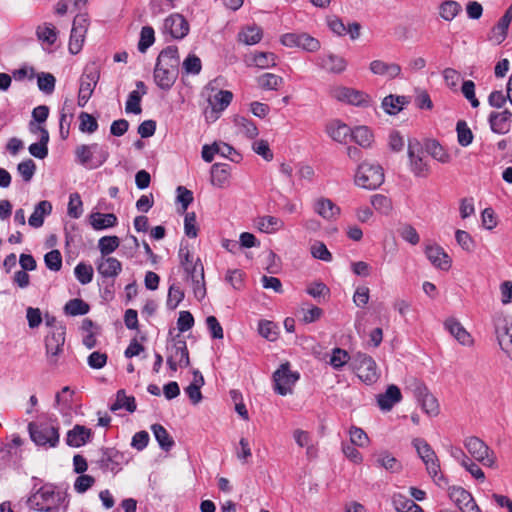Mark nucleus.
Segmentation results:
<instances>
[{"mask_svg": "<svg viewBox=\"0 0 512 512\" xmlns=\"http://www.w3.org/2000/svg\"><path fill=\"white\" fill-rule=\"evenodd\" d=\"M67 495L56 491L52 484H45L34 491L27 499V505L40 512H67Z\"/></svg>", "mask_w": 512, "mask_h": 512, "instance_id": "nucleus-1", "label": "nucleus"}, {"mask_svg": "<svg viewBox=\"0 0 512 512\" xmlns=\"http://www.w3.org/2000/svg\"><path fill=\"white\" fill-rule=\"evenodd\" d=\"M109 155L108 148L98 143L81 144L75 149L76 161L90 170L101 167Z\"/></svg>", "mask_w": 512, "mask_h": 512, "instance_id": "nucleus-2", "label": "nucleus"}, {"mask_svg": "<svg viewBox=\"0 0 512 512\" xmlns=\"http://www.w3.org/2000/svg\"><path fill=\"white\" fill-rule=\"evenodd\" d=\"M351 366L364 383L371 385L380 377L375 360L366 353L357 352L352 356Z\"/></svg>", "mask_w": 512, "mask_h": 512, "instance_id": "nucleus-3", "label": "nucleus"}, {"mask_svg": "<svg viewBox=\"0 0 512 512\" xmlns=\"http://www.w3.org/2000/svg\"><path fill=\"white\" fill-rule=\"evenodd\" d=\"M384 182L383 168L379 164L363 162L358 166L355 183L365 189L374 190Z\"/></svg>", "mask_w": 512, "mask_h": 512, "instance_id": "nucleus-4", "label": "nucleus"}, {"mask_svg": "<svg viewBox=\"0 0 512 512\" xmlns=\"http://www.w3.org/2000/svg\"><path fill=\"white\" fill-rule=\"evenodd\" d=\"M28 431L31 440L37 446L56 447L59 443V428L49 423L30 422Z\"/></svg>", "mask_w": 512, "mask_h": 512, "instance_id": "nucleus-5", "label": "nucleus"}, {"mask_svg": "<svg viewBox=\"0 0 512 512\" xmlns=\"http://www.w3.org/2000/svg\"><path fill=\"white\" fill-rule=\"evenodd\" d=\"M407 153L409 168L416 177L426 178L431 172L430 165L424 160L423 146L416 138L408 139Z\"/></svg>", "mask_w": 512, "mask_h": 512, "instance_id": "nucleus-6", "label": "nucleus"}, {"mask_svg": "<svg viewBox=\"0 0 512 512\" xmlns=\"http://www.w3.org/2000/svg\"><path fill=\"white\" fill-rule=\"evenodd\" d=\"M299 373L290 370V363L285 362L273 373L274 391L282 396L292 392V386L299 380Z\"/></svg>", "mask_w": 512, "mask_h": 512, "instance_id": "nucleus-7", "label": "nucleus"}, {"mask_svg": "<svg viewBox=\"0 0 512 512\" xmlns=\"http://www.w3.org/2000/svg\"><path fill=\"white\" fill-rule=\"evenodd\" d=\"M280 42L286 47H297L311 53L318 51L321 47L318 39L305 32L285 33L281 36Z\"/></svg>", "mask_w": 512, "mask_h": 512, "instance_id": "nucleus-8", "label": "nucleus"}, {"mask_svg": "<svg viewBox=\"0 0 512 512\" xmlns=\"http://www.w3.org/2000/svg\"><path fill=\"white\" fill-rule=\"evenodd\" d=\"M100 454L97 464L104 472L110 471L116 474L124 464L128 463L126 455L114 447H103Z\"/></svg>", "mask_w": 512, "mask_h": 512, "instance_id": "nucleus-9", "label": "nucleus"}, {"mask_svg": "<svg viewBox=\"0 0 512 512\" xmlns=\"http://www.w3.org/2000/svg\"><path fill=\"white\" fill-rule=\"evenodd\" d=\"M464 446L469 454L484 466L493 467L495 464V456L493 451L476 436L467 437L464 440Z\"/></svg>", "mask_w": 512, "mask_h": 512, "instance_id": "nucleus-10", "label": "nucleus"}, {"mask_svg": "<svg viewBox=\"0 0 512 512\" xmlns=\"http://www.w3.org/2000/svg\"><path fill=\"white\" fill-rule=\"evenodd\" d=\"M66 328L60 324L55 326L54 329L45 337V348L49 362L51 364L57 363V356L63 351L65 343Z\"/></svg>", "mask_w": 512, "mask_h": 512, "instance_id": "nucleus-11", "label": "nucleus"}, {"mask_svg": "<svg viewBox=\"0 0 512 512\" xmlns=\"http://www.w3.org/2000/svg\"><path fill=\"white\" fill-rule=\"evenodd\" d=\"M412 444L415 447L419 457L426 465L428 474L435 478L439 473L440 464L432 447L427 443L426 440L422 438L413 439Z\"/></svg>", "mask_w": 512, "mask_h": 512, "instance_id": "nucleus-12", "label": "nucleus"}, {"mask_svg": "<svg viewBox=\"0 0 512 512\" xmlns=\"http://www.w3.org/2000/svg\"><path fill=\"white\" fill-rule=\"evenodd\" d=\"M186 274V280H190L193 286V293L198 300H202L206 295L204 267L199 258L190 265L183 268Z\"/></svg>", "mask_w": 512, "mask_h": 512, "instance_id": "nucleus-13", "label": "nucleus"}, {"mask_svg": "<svg viewBox=\"0 0 512 512\" xmlns=\"http://www.w3.org/2000/svg\"><path fill=\"white\" fill-rule=\"evenodd\" d=\"M233 93L229 90H220L215 95L209 97L208 103L210 109H206L204 114L208 121H216L220 113L223 112L231 103Z\"/></svg>", "mask_w": 512, "mask_h": 512, "instance_id": "nucleus-14", "label": "nucleus"}, {"mask_svg": "<svg viewBox=\"0 0 512 512\" xmlns=\"http://www.w3.org/2000/svg\"><path fill=\"white\" fill-rule=\"evenodd\" d=\"M190 31V25L180 13L169 15L163 24V33L169 34L175 40H182Z\"/></svg>", "mask_w": 512, "mask_h": 512, "instance_id": "nucleus-15", "label": "nucleus"}, {"mask_svg": "<svg viewBox=\"0 0 512 512\" xmlns=\"http://www.w3.org/2000/svg\"><path fill=\"white\" fill-rule=\"evenodd\" d=\"M488 123L493 133L504 135L511 129L512 112L504 109L501 112H491L488 116Z\"/></svg>", "mask_w": 512, "mask_h": 512, "instance_id": "nucleus-16", "label": "nucleus"}, {"mask_svg": "<svg viewBox=\"0 0 512 512\" xmlns=\"http://www.w3.org/2000/svg\"><path fill=\"white\" fill-rule=\"evenodd\" d=\"M96 269L101 277L115 279L122 271V263L112 256H101L96 261Z\"/></svg>", "mask_w": 512, "mask_h": 512, "instance_id": "nucleus-17", "label": "nucleus"}, {"mask_svg": "<svg viewBox=\"0 0 512 512\" xmlns=\"http://www.w3.org/2000/svg\"><path fill=\"white\" fill-rule=\"evenodd\" d=\"M317 65L329 73L341 74L346 70L347 61L339 55L329 53L318 56Z\"/></svg>", "mask_w": 512, "mask_h": 512, "instance_id": "nucleus-18", "label": "nucleus"}, {"mask_svg": "<svg viewBox=\"0 0 512 512\" xmlns=\"http://www.w3.org/2000/svg\"><path fill=\"white\" fill-rule=\"evenodd\" d=\"M496 335L501 349L512 359V321L502 320L496 325Z\"/></svg>", "mask_w": 512, "mask_h": 512, "instance_id": "nucleus-19", "label": "nucleus"}, {"mask_svg": "<svg viewBox=\"0 0 512 512\" xmlns=\"http://www.w3.org/2000/svg\"><path fill=\"white\" fill-rule=\"evenodd\" d=\"M92 436L93 432L90 428L77 424L67 432L66 444L78 448L90 442Z\"/></svg>", "mask_w": 512, "mask_h": 512, "instance_id": "nucleus-20", "label": "nucleus"}, {"mask_svg": "<svg viewBox=\"0 0 512 512\" xmlns=\"http://www.w3.org/2000/svg\"><path fill=\"white\" fill-rule=\"evenodd\" d=\"M425 255L437 268L447 271L451 267V258L439 245H427Z\"/></svg>", "mask_w": 512, "mask_h": 512, "instance_id": "nucleus-21", "label": "nucleus"}, {"mask_svg": "<svg viewBox=\"0 0 512 512\" xmlns=\"http://www.w3.org/2000/svg\"><path fill=\"white\" fill-rule=\"evenodd\" d=\"M180 57L178 47L170 45L164 48L158 55L156 65L169 70H179Z\"/></svg>", "mask_w": 512, "mask_h": 512, "instance_id": "nucleus-22", "label": "nucleus"}, {"mask_svg": "<svg viewBox=\"0 0 512 512\" xmlns=\"http://www.w3.org/2000/svg\"><path fill=\"white\" fill-rule=\"evenodd\" d=\"M172 341V346L168 347V356L179 361L180 367H188L190 365V357L186 341L180 338L179 335L173 338Z\"/></svg>", "mask_w": 512, "mask_h": 512, "instance_id": "nucleus-23", "label": "nucleus"}, {"mask_svg": "<svg viewBox=\"0 0 512 512\" xmlns=\"http://www.w3.org/2000/svg\"><path fill=\"white\" fill-rule=\"evenodd\" d=\"M401 399L402 394L400 389L396 385L391 384L384 393L377 396V404L381 410L390 411Z\"/></svg>", "mask_w": 512, "mask_h": 512, "instance_id": "nucleus-24", "label": "nucleus"}, {"mask_svg": "<svg viewBox=\"0 0 512 512\" xmlns=\"http://www.w3.org/2000/svg\"><path fill=\"white\" fill-rule=\"evenodd\" d=\"M445 328L450 334L463 346L473 345V339L463 325L454 318L447 319L444 323Z\"/></svg>", "mask_w": 512, "mask_h": 512, "instance_id": "nucleus-25", "label": "nucleus"}, {"mask_svg": "<svg viewBox=\"0 0 512 512\" xmlns=\"http://www.w3.org/2000/svg\"><path fill=\"white\" fill-rule=\"evenodd\" d=\"M179 70L164 69L159 66L154 68V81L156 85L162 90H169L178 78Z\"/></svg>", "mask_w": 512, "mask_h": 512, "instance_id": "nucleus-26", "label": "nucleus"}, {"mask_svg": "<svg viewBox=\"0 0 512 512\" xmlns=\"http://www.w3.org/2000/svg\"><path fill=\"white\" fill-rule=\"evenodd\" d=\"M99 78L100 74L96 69L87 68L80 78L79 93L83 94V97H91Z\"/></svg>", "mask_w": 512, "mask_h": 512, "instance_id": "nucleus-27", "label": "nucleus"}, {"mask_svg": "<svg viewBox=\"0 0 512 512\" xmlns=\"http://www.w3.org/2000/svg\"><path fill=\"white\" fill-rule=\"evenodd\" d=\"M52 212V204L47 200L40 201L34 208L33 213L28 219V223L33 228H39L44 223V217Z\"/></svg>", "mask_w": 512, "mask_h": 512, "instance_id": "nucleus-28", "label": "nucleus"}, {"mask_svg": "<svg viewBox=\"0 0 512 512\" xmlns=\"http://www.w3.org/2000/svg\"><path fill=\"white\" fill-rule=\"evenodd\" d=\"M314 210L326 220L335 219L340 214V208L327 198L318 199L314 205Z\"/></svg>", "mask_w": 512, "mask_h": 512, "instance_id": "nucleus-29", "label": "nucleus"}, {"mask_svg": "<svg viewBox=\"0 0 512 512\" xmlns=\"http://www.w3.org/2000/svg\"><path fill=\"white\" fill-rule=\"evenodd\" d=\"M89 221L95 230H103L117 225V217L113 213L94 212L89 216Z\"/></svg>", "mask_w": 512, "mask_h": 512, "instance_id": "nucleus-30", "label": "nucleus"}, {"mask_svg": "<svg viewBox=\"0 0 512 512\" xmlns=\"http://www.w3.org/2000/svg\"><path fill=\"white\" fill-rule=\"evenodd\" d=\"M231 166L226 163H215L211 167V182L217 187H224L230 176Z\"/></svg>", "mask_w": 512, "mask_h": 512, "instance_id": "nucleus-31", "label": "nucleus"}, {"mask_svg": "<svg viewBox=\"0 0 512 512\" xmlns=\"http://www.w3.org/2000/svg\"><path fill=\"white\" fill-rule=\"evenodd\" d=\"M151 430L163 451L169 452L174 447L175 442L163 425L153 424Z\"/></svg>", "mask_w": 512, "mask_h": 512, "instance_id": "nucleus-32", "label": "nucleus"}, {"mask_svg": "<svg viewBox=\"0 0 512 512\" xmlns=\"http://www.w3.org/2000/svg\"><path fill=\"white\" fill-rule=\"evenodd\" d=\"M409 103L406 96L388 95L382 101L384 111L389 115H396Z\"/></svg>", "mask_w": 512, "mask_h": 512, "instance_id": "nucleus-33", "label": "nucleus"}, {"mask_svg": "<svg viewBox=\"0 0 512 512\" xmlns=\"http://www.w3.org/2000/svg\"><path fill=\"white\" fill-rule=\"evenodd\" d=\"M136 401L134 396H127L124 389H120L116 393V400L110 406V410L115 412L119 409H125L130 413L136 411Z\"/></svg>", "mask_w": 512, "mask_h": 512, "instance_id": "nucleus-34", "label": "nucleus"}, {"mask_svg": "<svg viewBox=\"0 0 512 512\" xmlns=\"http://www.w3.org/2000/svg\"><path fill=\"white\" fill-rule=\"evenodd\" d=\"M425 150L433 159L442 164L451 161V155L437 140H428L425 144Z\"/></svg>", "mask_w": 512, "mask_h": 512, "instance_id": "nucleus-35", "label": "nucleus"}, {"mask_svg": "<svg viewBox=\"0 0 512 512\" xmlns=\"http://www.w3.org/2000/svg\"><path fill=\"white\" fill-rule=\"evenodd\" d=\"M256 226L261 232L271 234L282 229L284 222L280 218L267 215L257 218Z\"/></svg>", "mask_w": 512, "mask_h": 512, "instance_id": "nucleus-36", "label": "nucleus"}, {"mask_svg": "<svg viewBox=\"0 0 512 512\" xmlns=\"http://www.w3.org/2000/svg\"><path fill=\"white\" fill-rule=\"evenodd\" d=\"M449 497L462 510L464 507H469L474 498L472 495L460 486H452L449 488Z\"/></svg>", "mask_w": 512, "mask_h": 512, "instance_id": "nucleus-37", "label": "nucleus"}, {"mask_svg": "<svg viewBox=\"0 0 512 512\" xmlns=\"http://www.w3.org/2000/svg\"><path fill=\"white\" fill-rule=\"evenodd\" d=\"M327 132L334 141L344 143L350 137L351 129L340 121H334L327 126Z\"/></svg>", "mask_w": 512, "mask_h": 512, "instance_id": "nucleus-38", "label": "nucleus"}, {"mask_svg": "<svg viewBox=\"0 0 512 512\" xmlns=\"http://www.w3.org/2000/svg\"><path fill=\"white\" fill-rule=\"evenodd\" d=\"M74 395V391L69 386L62 388L61 392H58L55 396V407L58 408L62 414H67L71 408V402Z\"/></svg>", "mask_w": 512, "mask_h": 512, "instance_id": "nucleus-39", "label": "nucleus"}, {"mask_svg": "<svg viewBox=\"0 0 512 512\" xmlns=\"http://www.w3.org/2000/svg\"><path fill=\"white\" fill-rule=\"evenodd\" d=\"M74 110H75V107L73 105L72 100L66 99L63 103V106H62V109L60 112V121H59L60 136L62 139H67V137L69 136L70 122L67 123V128H66L65 134L63 133V123H66V118H68V117L70 119L73 118Z\"/></svg>", "mask_w": 512, "mask_h": 512, "instance_id": "nucleus-40", "label": "nucleus"}, {"mask_svg": "<svg viewBox=\"0 0 512 512\" xmlns=\"http://www.w3.org/2000/svg\"><path fill=\"white\" fill-rule=\"evenodd\" d=\"M89 310L90 306L80 298L71 299L64 306L65 314L70 316L85 315Z\"/></svg>", "mask_w": 512, "mask_h": 512, "instance_id": "nucleus-41", "label": "nucleus"}, {"mask_svg": "<svg viewBox=\"0 0 512 512\" xmlns=\"http://www.w3.org/2000/svg\"><path fill=\"white\" fill-rule=\"evenodd\" d=\"M234 123L238 127L239 131L250 139L256 138L259 134L257 126L250 119L237 116L234 119Z\"/></svg>", "mask_w": 512, "mask_h": 512, "instance_id": "nucleus-42", "label": "nucleus"}, {"mask_svg": "<svg viewBox=\"0 0 512 512\" xmlns=\"http://www.w3.org/2000/svg\"><path fill=\"white\" fill-rule=\"evenodd\" d=\"M36 35L40 41L53 45L57 40L58 31L52 24L44 23L37 27Z\"/></svg>", "mask_w": 512, "mask_h": 512, "instance_id": "nucleus-43", "label": "nucleus"}, {"mask_svg": "<svg viewBox=\"0 0 512 512\" xmlns=\"http://www.w3.org/2000/svg\"><path fill=\"white\" fill-rule=\"evenodd\" d=\"M350 137L360 146H370L373 135L367 126H358L354 130H351Z\"/></svg>", "mask_w": 512, "mask_h": 512, "instance_id": "nucleus-44", "label": "nucleus"}, {"mask_svg": "<svg viewBox=\"0 0 512 512\" xmlns=\"http://www.w3.org/2000/svg\"><path fill=\"white\" fill-rule=\"evenodd\" d=\"M457 140L460 146L467 147L473 141V133L468 127L466 121L459 120L456 124Z\"/></svg>", "mask_w": 512, "mask_h": 512, "instance_id": "nucleus-45", "label": "nucleus"}, {"mask_svg": "<svg viewBox=\"0 0 512 512\" xmlns=\"http://www.w3.org/2000/svg\"><path fill=\"white\" fill-rule=\"evenodd\" d=\"M119 245L120 239L115 235L103 236L98 241V248L101 256H109L119 247Z\"/></svg>", "mask_w": 512, "mask_h": 512, "instance_id": "nucleus-46", "label": "nucleus"}, {"mask_svg": "<svg viewBox=\"0 0 512 512\" xmlns=\"http://www.w3.org/2000/svg\"><path fill=\"white\" fill-rule=\"evenodd\" d=\"M461 11V5L453 0L444 1L439 7L440 16L446 20H453Z\"/></svg>", "mask_w": 512, "mask_h": 512, "instance_id": "nucleus-47", "label": "nucleus"}, {"mask_svg": "<svg viewBox=\"0 0 512 512\" xmlns=\"http://www.w3.org/2000/svg\"><path fill=\"white\" fill-rule=\"evenodd\" d=\"M87 31L83 29H71L70 41H69V51L71 54H77L82 49L85 35Z\"/></svg>", "mask_w": 512, "mask_h": 512, "instance_id": "nucleus-48", "label": "nucleus"}, {"mask_svg": "<svg viewBox=\"0 0 512 512\" xmlns=\"http://www.w3.org/2000/svg\"><path fill=\"white\" fill-rule=\"evenodd\" d=\"M155 41V32L151 26H143L140 32V39L138 42V50L145 53L147 49L153 45Z\"/></svg>", "mask_w": 512, "mask_h": 512, "instance_id": "nucleus-49", "label": "nucleus"}, {"mask_svg": "<svg viewBox=\"0 0 512 512\" xmlns=\"http://www.w3.org/2000/svg\"><path fill=\"white\" fill-rule=\"evenodd\" d=\"M257 82L264 90H277L283 83V78L272 73H264L258 78Z\"/></svg>", "mask_w": 512, "mask_h": 512, "instance_id": "nucleus-50", "label": "nucleus"}, {"mask_svg": "<svg viewBox=\"0 0 512 512\" xmlns=\"http://www.w3.org/2000/svg\"><path fill=\"white\" fill-rule=\"evenodd\" d=\"M75 277L82 284L86 285L93 279L94 270L93 267L84 262H80L74 269Z\"/></svg>", "mask_w": 512, "mask_h": 512, "instance_id": "nucleus-51", "label": "nucleus"}, {"mask_svg": "<svg viewBox=\"0 0 512 512\" xmlns=\"http://www.w3.org/2000/svg\"><path fill=\"white\" fill-rule=\"evenodd\" d=\"M510 23L508 15H503L492 28L493 37L497 44H501L505 40Z\"/></svg>", "mask_w": 512, "mask_h": 512, "instance_id": "nucleus-52", "label": "nucleus"}, {"mask_svg": "<svg viewBox=\"0 0 512 512\" xmlns=\"http://www.w3.org/2000/svg\"><path fill=\"white\" fill-rule=\"evenodd\" d=\"M79 130L84 133H94L98 130L97 119L87 112H81L79 115Z\"/></svg>", "mask_w": 512, "mask_h": 512, "instance_id": "nucleus-53", "label": "nucleus"}, {"mask_svg": "<svg viewBox=\"0 0 512 512\" xmlns=\"http://www.w3.org/2000/svg\"><path fill=\"white\" fill-rule=\"evenodd\" d=\"M262 38V31L258 27H247L239 33V40L247 45L257 44Z\"/></svg>", "mask_w": 512, "mask_h": 512, "instance_id": "nucleus-54", "label": "nucleus"}, {"mask_svg": "<svg viewBox=\"0 0 512 512\" xmlns=\"http://www.w3.org/2000/svg\"><path fill=\"white\" fill-rule=\"evenodd\" d=\"M56 79L50 73L41 72L37 75V85L40 91L51 94L55 89Z\"/></svg>", "mask_w": 512, "mask_h": 512, "instance_id": "nucleus-55", "label": "nucleus"}, {"mask_svg": "<svg viewBox=\"0 0 512 512\" xmlns=\"http://www.w3.org/2000/svg\"><path fill=\"white\" fill-rule=\"evenodd\" d=\"M184 299L183 290L176 284H172L168 290V296L166 305L169 310H174L177 308L179 303Z\"/></svg>", "mask_w": 512, "mask_h": 512, "instance_id": "nucleus-56", "label": "nucleus"}, {"mask_svg": "<svg viewBox=\"0 0 512 512\" xmlns=\"http://www.w3.org/2000/svg\"><path fill=\"white\" fill-rule=\"evenodd\" d=\"M182 68L186 74L198 75L202 69L201 59L195 54H189L184 59Z\"/></svg>", "mask_w": 512, "mask_h": 512, "instance_id": "nucleus-57", "label": "nucleus"}, {"mask_svg": "<svg viewBox=\"0 0 512 512\" xmlns=\"http://www.w3.org/2000/svg\"><path fill=\"white\" fill-rule=\"evenodd\" d=\"M371 204L373 208L384 215H388L392 210L391 200L382 194H375L371 197Z\"/></svg>", "mask_w": 512, "mask_h": 512, "instance_id": "nucleus-58", "label": "nucleus"}, {"mask_svg": "<svg viewBox=\"0 0 512 512\" xmlns=\"http://www.w3.org/2000/svg\"><path fill=\"white\" fill-rule=\"evenodd\" d=\"M253 62L261 69L273 67L276 65V55L272 52H258L254 54Z\"/></svg>", "mask_w": 512, "mask_h": 512, "instance_id": "nucleus-59", "label": "nucleus"}, {"mask_svg": "<svg viewBox=\"0 0 512 512\" xmlns=\"http://www.w3.org/2000/svg\"><path fill=\"white\" fill-rule=\"evenodd\" d=\"M141 94L138 90H133L129 93L126 101L125 110L127 113L140 114L141 108Z\"/></svg>", "mask_w": 512, "mask_h": 512, "instance_id": "nucleus-60", "label": "nucleus"}, {"mask_svg": "<svg viewBox=\"0 0 512 512\" xmlns=\"http://www.w3.org/2000/svg\"><path fill=\"white\" fill-rule=\"evenodd\" d=\"M82 200L80 195L75 192L70 194L68 203V215L71 218L78 219L82 215Z\"/></svg>", "mask_w": 512, "mask_h": 512, "instance_id": "nucleus-61", "label": "nucleus"}, {"mask_svg": "<svg viewBox=\"0 0 512 512\" xmlns=\"http://www.w3.org/2000/svg\"><path fill=\"white\" fill-rule=\"evenodd\" d=\"M17 170L25 182H30L36 171V164L32 159L20 162Z\"/></svg>", "mask_w": 512, "mask_h": 512, "instance_id": "nucleus-62", "label": "nucleus"}, {"mask_svg": "<svg viewBox=\"0 0 512 512\" xmlns=\"http://www.w3.org/2000/svg\"><path fill=\"white\" fill-rule=\"evenodd\" d=\"M46 267L51 271H59L62 267V256L59 250H51L44 256Z\"/></svg>", "mask_w": 512, "mask_h": 512, "instance_id": "nucleus-63", "label": "nucleus"}, {"mask_svg": "<svg viewBox=\"0 0 512 512\" xmlns=\"http://www.w3.org/2000/svg\"><path fill=\"white\" fill-rule=\"evenodd\" d=\"M455 239L461 248L467 252H472L475 248V241L471 235L464 230H457L455 232Z\"/></svg>", "mask_w": 512, "mask_h": 512, "instance_id": "nucleus-64", "label": "nucleus"}]
</instances>
